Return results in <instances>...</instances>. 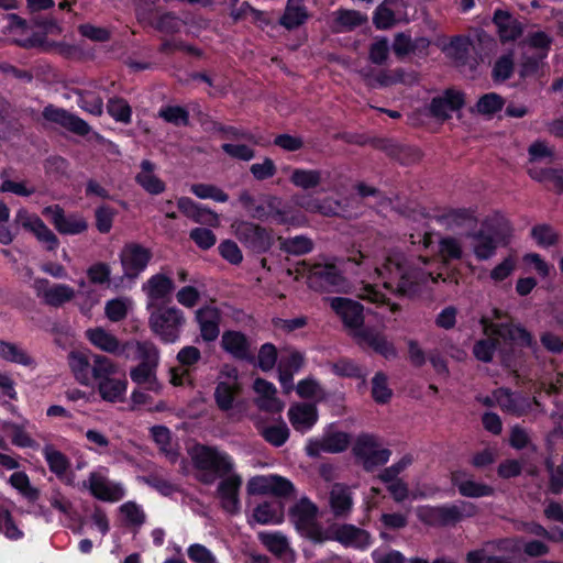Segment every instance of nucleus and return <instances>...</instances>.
<instances>
[{
  "label": "nucleus",
  "instance_id": "cd10ccee",
  "mask_svg": "<svg viewBox=\"0 0 563 563\" xmlns=\"http://www.w3.org/2000/svg\"><path fill=\"white\" fill-rule=\"evenodd\" d=\"M242 485V478L238 474H229L219 483L217 494L221 499V505L224 510L230 514L239 511V490Z\"/></svg>",
  "mask_w": 563,
  "mask_h": 563
},
{
  "label": "nucleus",
  "instance_id": "412c9836",
  "mask_svg": "<svg viewBox=\"0 0 563 563\" xmlns=\"http://www.w3.org/2000/svg\"><path fill=\"white\" fill-rule=\"evenodd\" d=\"M278 199L276 197L269 196L267 198V208L264 205L256 203L255 198L247 191L243 190L239 195V202L243 207V209L249 213V216L256 220H265L271 214H274L277 218V222L283 224L285 223L284 213L277 208Z\"/></svg>",
  "mask_w": 563,
  "mask_h": 563
},
{
  "label": "nucleus",
  "instance_id": "a211bd4d",
  "mask_svg": "<svg viewBox=\"0 0 563 563\" xmlns=\"http://www.w3.org/2000/svg\"><path fill=\"white\" fill-rule=\"evenodd\" d=\"M464 93L454 89H446L443 95L434 97L429 104V113L437 120L445 121L451 113L463 108Z\"/></svg>",
  "mask_w": 563,
  "mask_h": 563
},
{
  "label": "nucleus",
  "instance_id": "a18cd8bd",
  "mask_svg": "<svg viewBox=\"0 0 563 563\" xmlns=\"http://www.w3.org/2000/svg\"><path fill=\"white\" fill-rule=\"evenodd\" d=\"M253 518L261 525L282 523L284 520L283 506L277 501H264L254 508Z\"/></svg>",
  "mask_w": 563,
  "mask_h": 563
},
{
  "label": "nucleus",
  "instance_id": "864d4df0",
  "mask_svg": "<svg viewBox=\"0 0 563 563\" xmlns=\"http://www.w3.org/2000/svg\"><path fill=\"white\" fill-rule=\"evenodd\" d=\"M76 95L78 96V104L82 110L93 115L102 114L103 100L99 95L89 90H76Z\"/></svg>",
  "mask_w": 563,
  "mask_h": 563
},
{
  "label": "nucleus",
  "instance_id": "5fc2aeb1",
  "mask_svg": "<svg viewBox=\"0 0 563 563\" xmlns=\"http://www.w3.org/2000/svg\"><path fill=\"white\" fill-rule=\"evenodd\" d=\"M505 104V100L496 92H488L483 95L476 106V112L483 115H493L500 111Z\"/></svg>",
  "mask_w": 563,
  "mask_h": 563
},
{
  "label": "nucleus",
  "instance_id": "393cba45",
  "mask_svg": "<svg viewBox=\"0 0 563 563\" xmlns=\"http://www.w3.org/2000/svg\"><path fill=\"white\" fill-rule=\"evenodd\" d=\"M221 311L213 306H203L196 311L195 319L199 325L201 339L209 343L220 334Z\"/></svg>",
  "mask_w": 563,
  "mask_h": 563
},
{
  "label": "nucleus",
  "instance_id": "58836bf2",
  "mask_svg": "<svg viewBox=\"0 0 563 563\" xmlns=\"http://www.w3.org/2000/svg\"><path fill=\"white\" fill-rule=\"evenodd\" d=\"M330 506L336 518L347 517L353 506L350 488L343 484L333 485L330 492Z\"/></svg>",
  "mask_w": 563,
  "mask_h": 563
},
{
  "label": "nucleus",
  "instance_id": "338daca9",
  "mask_svg": "<svg viewBox=\"0 0 563 563\" xmlns=\"http://www.w3.org/2000/svg\"><path fill=\"white\" fill-rule=\"evenodd\" d=\"M514 73V58L511 54L500 56L494 64L492 77L494 81H505Z\"/></svg>",
  "mask_w": 563,
  "mask_h": 563
},
{
  "label": "nucleus",
  "instance_id": "7c9ffc66",
  "mask_svg": "<svg viewBox=\"0 0 563 563\" xmlns=\"http://www.w3.org/2000/svg\"><path fill=\"white\" fill-rule=\"evenodd\" d=\"M288 419L295 430L306 432L318 421V410L313 404L299 402L289 407Z\"/></svg>",
  "mask_w": 563,
  "mask_h": 563
},
{
  "label": "nucleus",
  "instance_id": "72a5a7b5",
  "mask_svg": "<svg viewBox=\"0 0 563 563\" xmlns=\"http://www.w3.org/2000/svg\"><path fill=\"white\" fill-rule=\"evenodd\" d=\"M493 22L495 23L501 42L515 41L521 36L523 27L519 20L514 18L508 11L496 10Z\"/></svg>",
  "mask_w": 563,
  "mask_h": 563
},
{
  "label": "nucleus",
  "instance_id": "49530a36",
  "mask_svg": "<svg viewBox=\"0 0 563 563\" xmlns=\"http://www.w3.org/2000/svg\"><path fill=\"white\" fill-rule=\"evenodd\" d=\"M118 372L119 366L112 358L91 353V384L114 376Z\"/></svg>",
  "mask_w": 563,
  "mask_h": 563
},
{
  "label": "nucleus",
  "instance_id": "7ed1b4c3",
  "mask_svg": "<svg viewBox=\"0 0 563 563\" xmlns=\"http://www.w3.org/2000/svg\"><path fill=\"white\" fill-rule=\"evenodd\" d=\"M478 514V507L466 500H457L442 506H421L417 509L418 519L431 527H454Z\"/></svg>",
  "mask_w": 563,
  "mask_h": 563
},
{
  "label": "nucleus",
  "instance_id": "c03bdc74",
  "mask_svg": "<svg viewBox=\"0 0 563 563\" xmlns=\"http://www.w3.org/2000/svg\"><path fill=\"white\" fill-rule=\"evenodd\" d=\"M323 178V172L320 169L295 168L291 170L289 181L302 190L317 189Z\"/></svg>",
  "mask_w": 563,
  "mask_h": 563
},
{
  "label": "nucleus",
  "instance_id": "37998d69",
  "mask_svg": "<svg viewBox=\"0 0 563 563\" xmlns=\"http://www.w3.org/2000/svg\"><path fill=\"white\" fill-rule=\"evenodd\" d=\"M126 379L115 378L113 376L97 382L98 393L104 401H121L126 391Z\"/></svg>",
  "mask_w": 563,
  "mask_h": 563
},
{
  "label": "nucleus",
  "instance_id": "4c0bfd02",
  "mask_svg": "<svg viewBox=\"0 0 563 563\" xmlns=\"http://www.w3.org/2000/svg\"><path fill=\"white\" fill-rule=\"evenodd\" d=\"M43 454L49 471L68 485H73V481L66 474L70 466L68 457L63 452L56 450L52 444H46L43 448Z\"/></svg>",
  "mask_w": 563,
  "mask_h": 563
},
{
  "label": "nucleus",
  "instance_id": "aec40b11",
  "mask_svg": "<svg viewBox=\"0 0 563 563\" xmlns=\"http://www.w3.org/2000/svg\"><path fill=\"white\" fill-rule=\"evenodd\" d=\"M221 347L235 360L250 363L255 362L252 343L249 338L240 331H224L221 336Z\"/></svg>",
  "mask_w": 563,
  "mask_h": 563
},
{
  "label": "nucleus",
  "instance_id": "0e129e2a",
  "mask_svg": "<svg viewBox=\"0 0 563 563\" xmlns=\"http://www.w3.org/2000/svg\"><path fill=\"white\" fill-rule=\"evenodd\" d=\"M107 110L115 121L125 124L131 122L132 109L123 98L109 99Z\"/></svg>",
  "mask_w": 563,
  "mask_h": 563
},
{
  "label": "nucleus",
  "instance_id": "3c124183",
  "mask_svg": "<svg viewBox=\"0 0 563 563\" xmlns=\"http://www.w3.org/2000/svg\"><path fill=\"white\" fill-rule=\"evenodd\" d=\"M279 247L283 252L292 255H303L312 251V241L305 235H297L294 238H279Z\"/></svg>",
  "mask_w": 563,
  "mask_h": 563
},
{
  "label": "nucleus",
  "instance_id": "8fccbe9b",
  "mask_svg": "<svg viewBox=\"0 0 563 563\" xmlns=\"http://www.w3.org/2000/svg\"><path fill=\"white\" fill-rule=\"evenodd\" d=\"M151 431L154 441L159 446V450L172 463H175L178 459V452L172 445V437L168 428L163 426H155Z\"/></svg>",
  "mask_w": 563,
  "mask_h": 563
},
{
  "label": "nucleus",
  "instance_id": "e433bc0d",
  "mask_svg": "<svg viewBox=\"0 0 563 563\" xmlns=\"http://www.w3.org/2000/svg\"><path fill=\"white\" fill-rule=\"evenodd\" d=\"M141 170L135 176V181L148 194L159 195L165 191V183L155 174V165L148 161L143 159L140 165Z\"/></svg>",
  "mask_w": 563,
  "mask_h": 563
},
{
  "label": "nucleus",
  "instance_id": "c756f323",
  "mask_svg": "<svg viewBox=\"0 0 563 563\" xmlns=\"http://www.w3.org/2000/svg\"><path fill=\"white\" fill-rule=\"evenodd\" d=\"M451 482L463 497L479 498L492 496L495 493L492 486L474 481L465 472H454Z\"/></svg>",
  "mask_w": 563,
  "mask_h": 563
},
{
  "label": "nucleus",
  "instance_id": "052dcab7",
  "mask_svg": "<svg viewBox=\"0 0 563 563\" xmlns=\"http://www.w3.org/2000/svg\"><path fill=\"white\" fill-rule=\"evenodd\" d=\"M190 190L200 199H213L218 202H227L229 200V195L216 185L194 184Z\"/></svg>",
  "mask_w": 563,
  "mask_h": 563
},
{
  "label": "nucleus",
  "instance_id": "2eb2a0df",
  "mask_svg": "<svg viewBox=\"0 0 563 563\" xmlns=\"http://www.w3.org/2000/svg\"><path fill=\"white\" fill-rule=\"evenodd\" d=\"M175 289L174 280L163 273L151 276L143 285L142 291L146 295V309L158 308L159 303L168 302Z\"/></svg>",
  "mask_w": 563,
  "mask_h": 563
},
{
  "label": "nucleus",
  "instance_id": "603ef678",
  "mask_svg": "<svg viewBox=\"0 0 563 563\" xmlns=\"http://www.w3.org/2000/svg\"><path fill=\"white\" fill-rule=\"evenodd\" d=\"M238 393V384H229L225 382L218 383L214 390V400L219 409L228 411L233 407L234 397Z\"/></svg>",
  "mask_w": 563,
  "mask_h": 563
},
{
  "label": "nucleus",
  "instance_id": "dca6fc26",
  "mask_svg": "<svg viewBox=\"0 0 563 563\" xmlns=\"http://www.w3.org/2000/svg\"><path fill=\"white\" fill-rule=\"evenodd\" d=\"M482 323L484 324L485 333L490 331L492 334L504 340L518 342L520 345L530 347L533 353H536L538 350V343L533 339L532 334L520 324L514 325L510 323H488L486 318L482 319Z\"/></svg>",
  "mask_w": 563,
  "mask_h": 563
},
{
  "label": "nucleus",
  "instance_id": "e2e57ef3",
  "mask_svg": "<svg viewBox=\"0 0 563 563\" xmlns=\"http://www.w3.org/2000/svg\"><path fill=\"white\" fill-rule=\"evenodd\" d=\"M261 435L272 445L282 446L289 438V429L285 422L265 427L261 430Z\"/></svg>",
  "mask_w": 563,
  "mask_h": 563
},
{
  "label": "nucleus",
  "instance_id": "a878e982",
  "mask_svg": "<svg viewBox=\"0 0 563 563\" xmlns=\"http://www.w3.org/2000/svg\"><path fill=\"white\" fill-rule=\"evenodd\" d=\"M30 24L40 29L41 32L34 33L23 41L22 45L27 48L42 47L46 43L47 35H59L63 31L57 20L51 15L34 14L30 19Z\"/></svg>",
  "mask_w": 563,
  "mask_h": 563
},
{
  "label": "nucleus",
  "instance_id": "4468645a",
  "mask_svg": "<svg viewBox=\"0 0 563 563\" xmlns=\"http://www.w3.org/2000/svg\"><path fill=\"white\" fill-rule=\"evenodd\" d=\"M42 213L60 234L74 235L82 233L88 229V222L84 217L76 213L67 216L59 205L45 207Z\"/></svg>",
  "mask_w": 563,
  "mask_h": 563
},
{
  "label": "nucleus",
  "instance_id": "c85d7f7f",
  "mask_svg": "<svg viewBox=\"0 0 563 563\" xmlns=\"http://www.w3.org/2000/svg\"><path fill=\"white\" fill-rule=\"evenodd\" d=\"M90 493L103 501H118L124 496V489L121 485L110 482L99 473H91L88 478Z\"/></svg>",
  "mask_w": 563,
  "mask_h": 563
},
{
  "label": "nucleus",
  "instance_id": "6e6552de",
  "mask_svg": "<svg viewBox=\"0 0 563 563\" xmlns=\"http://www.w3.org/2000/svg\"><path fill=\"white\" fill-rule=\"evenodd\" d=\"M230 229L235 239L251 253L264 254L274 244L272 231L258 223L235 219Z\"/></svg>",
  "mask_w": 563,
  "mask_h": 563
},
{
  "label": "nucleus",
  "instance_id": "2f4dec72",
  "mask_svg": "<svg viewBox=\"0 0 563 563\" xmlns=\"http://www.w3.org/2000/svg\"><path fill=\"white\" fill-rule=\"evenodd\" d=\"M335 540L345 547H356L364 549L371 543V534L353 525H342L333 530L330 540Z\"/></svg>",
  "mask_w": 563,
  "mask_h": 563
},
{
  "label": "nucleus",
  "instance_id": "ddd939ff",
  "mask_svg": "<svg viewBox=\"0 0 563 563\" xmlns=\"http://www.w3.org/2000/svg\"><path fill=\"white\" fill-rule=\"evenodd\" d=\"M332 310L340 317L345 328H347L354 336L355 332L363 329L364 314L363 306L355 300L344 297L328 298Z\"/></svg>",
  "mask_w": 563,
  "mask_h": 563
},
{
  "label": "nucleus",
  "instance_id": "9b49d317",
  "mask_svg": "<svg viewBox=\"0 0 563 563\" xmlns=\"http://www.w3.org/2000/svg\"><path fill=\"white\" fill-rule=\"evenodd\" d=\"M308 286L317 291H343L346 279L334 264H314L308 274Z\"/></svg>",
  "mask_w": 563,
  "mask_h": 563
},
{
  "label": "nucleus",
  "instance_id": "ea45409f",
  "mask_svg": "<svg viewBox=\"0 0 563 563\" xmlns=\"http://www.w3.org/2000/svg\"><path fill=\"white\" fill-rule=\"evenodd\" d=\"M308 16L303 0H287L285 12L279 19V23L287 30H292L303 24Z\"/></svg>",
  "mask_w": 563,
  "mask_h": 563
},
{
  "label": "nucleus",
  "instance_id": "5701e85b",
  "mask_svg": "<svg viewBox=\"0 0 563 563\" xmlns=\"http://www.w3.org/2000/svg\"><path fill=\"white\" fill-rule=\"evenodd\" d=\"M34 289L36 295L41 297L44 302L52 307H59L65 302L70 301L75 297V290L65 284L49 285L45 278H40L34 282Z\"/></svg>",
  "mask_w": 563,
  "mask_h": 563
},
{
  "label": "nucleus",
  "instance_id": "69168bd1",
  "mask_svg": "<svg viewBox=\"0 0 563 563\" xmlns=\"http://www.w3.org/2000/svg\"><path fill=\"white\" fill-rule=\"evenodd\" d=\"M158 117L176 126L189 124V112L180 106H167L159 110Z\"/></svg>",
  "mask_w": 563,
  "mask_h": 563
},
{
  "label": "nucleus",
  "instance_id": "4be33fe9",
  "mask_svg": "<svg viewBox=\"0 0 563 563\" xmlns=\"http://www.w3.org/2000/svg\"><path fill=\"white\" fill-rule=\"evenodd\" d=\"M494 397L498 406L508 413L520 417L530 411L532 402L539 406V401L527 396L512 393L509 388L500 387L494 390Z\"/></svg>",
  "mask_w": 563,
  "mask_h": 563
},
{
  "label": "nucleus",
  "instance_id": "13d9d810",
  "mask_svg": "<svg viewBox=\"0 0 563 563\" xmlns=\"http://www.w3.org/2000/svg\"><path fill=\"white\" fill-rule=\"evenodd\" d=\"M31 232L34 233L36 239L46 244L48 251H54L59 241L55 233L43 222L42 219H34L32 223Z\"/></svg>",
  "mask_w": 563,
  "mask_h": 563
},
{
  "label": "nucleus",
  "instance_id": "39448f33",
  "mask_svg": "<svg viewBox=\"0 0 563 563\" xmlns=\"http://www.w3.org/2000/svg\"><path fill=\"white\" fill-rule=\"evenodd\" d=\"M511 235V229L507 222L482 224L481 229L475 232L467 233L471 240V247L478 261H487L492 258L499 245H507Z\"/></svg>",
  "mask_w": 563,
  "mask_h": 563
},
{
  "label": "nucleus",
  "instance_id": "774afa93",
  "mask_svg": "<svg viewBox=\"0 0 563 563\" xmlns=\"http://www.w3.org/2000/svg\"><path fill=\"white\" fill-rule=\"evenodd\" d=\"M152 26L159 32L174 34L180 31L181 21L175 13L166 12L161 14L155 22L152 23Z\"/></svg>",
  "mask_w": 563,
  "mask_h": 563
},
{
  "label": "nucleus",
  "instance_id": "6e6d98bb",
  "mask_svg": "<svg viewBox=\"0 0 563 563\" xmlns=\"http://www.w3.org/2000/svg\"><path fill=\"white\" fill-rule=\"evenodd\" d=\"M380 523L384 530L380 531L383 540H389V534L385 530H400L408 526V516L400 512H385L380 516Z\"/></svg>",
  "mask_w": 563,
  "mask_h": 563
},
{
  "label": "nucleus",
  "instance_id": "4d7b16f0",
  "mask_svg": "<svg viewBox=\"0 0 563 563\" xmlns=\"http://www.w3.org/2000/svg\"><path fill=\"white\" fill-rule=\"evenodd\" d=\"M393 390L388 387V378L383 372H378L372 379V397L378 404L390 400Z\"/></svg>",
  "mask_w": 563,
  "mask_h": 563
},
{
  "label": "nucleus",
  "instance_id": "bf43d9fd",
  "mask_svg": "<svg viewBox=\"0 0 563 563\" xmlns=\"http://www.w3.org/2000/svg\"><path fill=\"white\" fill-rule=\"evenodd\" d=\"M439 253L444 262L461 260L463 256L462 244L456 238H442L439 241Z\"/></svg>",
  "mask_w": 563,
  "mask_h": 563
},
{
  "label": "nucleus",
  "instance_id": "6ab92c4d",
  "mask_svg": "<svg viewBox=\"0 0 563 563\" xmlns=\"http://www.w3.org/2000/svg\"><path fill=\"white\" fill-rule=\"evenodd\" d=\"M42 115L46 121L56 123L77 135L85 136L90 132V126L85 120L53 104L46 106Z\"/></svg>",
  "mask_w": 563,
  "mask_h": 563
},
{
  "label": "nucleus",
  "instance_id": "680f3d73",
  "mask_svg": "<svg viewBox=\"0 0 563 563\" xmlns=\"http://www.w3.org/2000/svg\"><path fill=\"white\" fill-rule=\"evenodd\" d=\"M158 51L161 53L167 54V55H170V54L175 53L176 51H181L186 54H189V55H192L196 57H201L203 54L199 47L188 44L179 38L164 40L163 43L161 44Z\"/></svg>",
  "mask_w": 563,
  "mask_h": 563
},
{
  "label": "nucleus",
  "instance_id": "473e14b6",
  "mask_svg": "<svg viewBox=\"0 0 563 563\" xmlns=\"http://www.w3.org/2000/svg\"><path fill=\"white\" fill-rule=\"evenodd\" d=\"M258 540L276 558L287 562V558L289 556V562H294L295 552L290 548L285 534L280 532H260Z\"/></svg>",
  "mask_w": 563,
  "mask_h": 563
},
{
  "label": "nucleus",
  "instance_id": "de8ad7c7",
  "mask_svg": "<svg viewBox=\"0 0 563 563\" xmlns=\"http://www.w3.org/2000/svg\"><path fill=\"white\" fill-rule=\"evenodd\" d=\"M0 356L7 362L23 366L31 367L35 365L34 358L25 350L12 342L0 340Z\"/></svg>",
  "mask_w": 563,
  "mask_h": 563
},
{
  "label": "nucleus",
  "instance_id": "09e8293b",
  "mask_svg": "<svg viewBox=\"0 0 563 563\" xmlns=\"http://www.w3.org/2000/svg\"><path fill=\"white\" fill-rule=\"evenodd\" d=\"M383 150L393 158L401 164H411L418 162L421 157L420 151L415 147L405 146L387 141Z\"/></svg>",
  "mask_w": 563,
  "mask_h": 563
},
{
  "label": "nucleus",
  "instance_id": "f257e3e1",
  "mask_svg": "<svg viewBox=\"0 0 563 563\" xmlns=\"http://www.w3.org/2000/svg\"><path fill=\"white\" fill-rule=\"evenodd\" d=\"M376 273L386 289L398 297L408 299L419 297L424 283L431 276L417 267L412 260L402 253L387 256L384 263L376 267Z\"/></svg>",
  "mask_w": 563,
  "mask_h": 563
},
{
  "label": "nucleus",
  "instance_id": "423d86ee",
  "mask_svg": "<svg viewBox=\"0 0 563 563\" xmlns=\"http://www.w3.org/2000/svg\"><path fill=\"white\" fill-rule=\"evenodd\" d=\"M132 355L126 356L125 361H140V363L131 368V379L139 385H146L150 390H157L156 368L159 352L156 345L151 341H140Z\"/></svg>",
  "mask_w": 563,
  "mask_h": 563
},
{
  "label": "nucleus",
  "instance_id": "bb28decb",
  "mask_svg": "<svg viewBox=\"0 0 563 563\" xmlns=\"http://www.w3.org/2000/svg\"><path fill=\"white\" fill-rule=\"evenodd\" d=\"M178 209L194 222L217 228L220 225L219 214L211 209L196 203L188 197H181L177 201Z\"/></svg>",
  "mask_w": 563,
  "mask_h": 563
},
{
  "label": "nucleus",
  "instance_id": "f03ea898",
  "mask_svg": "<svg viewBox=\"0 0 563 563\" xmlns=\"http://www.w3.org/2000/svg\"><path fill=\"white\" fill-rule=\"evenodd\" d=\"M190 456L195 468L201 472L199 481L207 485L229 475L234 467L231 457L213 446L197 444L191 449Z\"/></svg>",
  "mask_w": 563,
  "mask_h": 563
},
{
  "label": "nucleus",
  "instance_id": "f704fd0d",
  "mask_svg": "<svg viewBox=\"0 0 563 563\" xmlns=\"http://www.w3.org/2000/svg\"><path fill=\"white\" fill-rule=\"evenodd\" d=\"M254 390L258 394L256 405L260 409L268 412L282 411L284 404L276 397L275 386L263 378H256L254 380Z\"/></svg>",
  "mask_w": 563,
  "mask_h": 563
},
{
  "label": "nucleus",
  "instance_id": "f8f14e48",
  "mask_svg": "<svg viewBox=\"0 0 563 563\" xmlns=\"http://www.w3.org/2000/svg\"><path fill=\"white\" fill-rule=\"evenodd\" d=\"M152 256L150 249L134 242L126 243L120 252L123 276L128 279L137 278L147 267Z\"/></svg>",
  "mask_w": 563,
  "mask_h": 563
},
{
  "label": "nucleus",
  "instance_id": "1a4fd4ad",
  "mask_svg": "<svg viewBox=\"0 0 563 563\" xmlns=\"http://www.w3.org/2000/svg\"><path fill=\"white\" fill-rule=\"evenodd\" d=\"M352 452L366 472H373L385 465L391 455L389 449L382 448L380 439L371 433H361L355 440Z\"/></svg>",
  "mask_w": 563,
  "mask_h": 563
},
{
  "label": "nucleus",
  "instance_id": "a19ab883",
  "mask_svg": "<svg viewBox=\"0 0 563 563\" xmlns=\"http://www.w3.org/2000/svg\"><path fill=\"white\" fill-rule=\"evenodd\" d=\"M69 367L76 380L84 386H91V354L88 356L80 352H70Z\"/></svg>",
  "mask_w": 563,
  "mask_h": 563
},
{
  "label": "nucleus",
  "instance_id": "79ce46f5",
  "mask_svg": "<svg viewBox=\"0 0 563 563\" xmlns=\"http://www.w3.org/2000/svg\"><path fill=\"white\" fill-rule=\"evenodd\" d=\"M367 22V16L360 11L339 9L333 12V30L335 32L352 31Z\"/></svg>",
  "mask_w": 563,
  "mask_h": 563
},
{
  "label": "nucleus",
  "instance_id": "b1692460",
  "mask_svg": "<svg viewBox=\"0 0 563 563\" xmlns=\"http://www.w3.org/2000/svg\"><path fill=\"white\" fill-rule=\"evenodd\" d=\"M360 346L371 347L376 353L380 354L385 358H395L397 356L396 347L387 338L371 328H363L361 331L355 332L353 336Z\"/></svg>",
  "mask_w": 563,
  "mask_h": 563
},
{
  "label": "nucleus",
  "instance_id": "0eeeda50",
  "mask_svg": "<svg viewBox=\"0 0 563 563\" xmlns=\"http://www.w3.org/2000/svg\"><path fill=\"white\" fill-rule=\"evenodd\" d=\"M150 311L148 325L151 331L164 343L176 342L186 323L184 312L176 307H158Z\"/></svg>",
  "mask_w": 563,
  "mask_h": 563
},
{
  "label": "nucleus",
  "instance_id": "9d476101",
  "mask_svg": "<svg viewBox=\"0 0 563 563\" xmlns=\"http://www.w3.org/2000/svg\"><path fill=\"white\" fill-rule=\"evenodd\" d=\"M86 338L100 351L124 360L126 356H133V350L140 342L137 340L121 341L113 333L101 327L88 329Z\"/></svg>",
  "mask_w": 563,
  "mask_h": 563
},
{
  "label": "nucleus",
  "instance_id": "c9c22d12",
  "mask_svg": "<svg viewBox=\"0 0 563 563\" xmlns=\"http://www.w3.org/2000/svg\"><path fill=\"white\" fill-rule=\"evenodd\" d=\"M358 75L361 76L364 84L371 88L388 87L397 82L404 81V70L401 68L393 71L380 70L377 74L373 68L360 69Z\"/></svg>",
  "mask_w": 563,
  "mask_h": 563
},
{
  "label": "nucleus",
  "instance_id": "20e7f679",
  "mask_svg": "<svg viewBox=\"0 0 563 563\" xmlns=\"http://www.w3.org/2000/svg\"><path fill=\"white\" fill-rule=\"evenodd\" d=\"M318 506L308 497H301L288 509V517L297 532L313 543L330 540V534L318 521Z\"/></svg>",
  "mask_w": 563,
  "mask_h": 563
},
{
  "label": "nucleus",
  "instance_id": "f3484780",
  "mask_svg": "<svg viewBox=\"0 0 563 563\" xmlns=\"http://www.w3.org/2000/svg\"><path fill=\"white\" fill-rule=\"evenodd\" d=\"M350 437L345 432H327L320 439H311L306 445L310 457H318L322 453H340L347 449Z\"/></svg>",
  "mask_w": 563,
  "mask_h": 563
}]
</instances>
